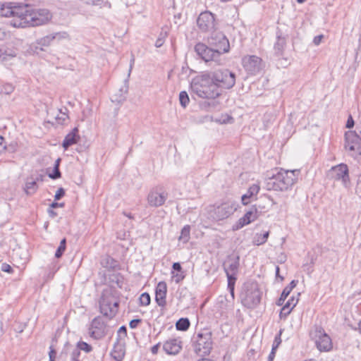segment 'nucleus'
I'll return each instance as SVG.
<instances>
[{
	"label": "nucleus",
	"instance_id": "obj_25",
	"mask_svg": "<svg viewBox=\"0 0 361 361\" xmlns=\"http://www.w3.org/2000/svg\"><path fill=\"white\" fill-rule=\"evenodd\" d=\"M260 188L257 184H252L247 190V192L244 194L241 197L242 204L243 205H247L250 202V200L256 196Z\"/></svg>",
	"mask_w": 361,
	"mask_h": 361
},
{
	"label": "nucleus",
	"instance_id": "obj_3",
	"mask_svg": "<svg viewBox=\"0 0 361 361\" xmlns=\"http://www.w3.org/2000/svg\"><path fill=\"white\" fill-rule=\"evenodd\" d=\"M190 89L192 93L202 99H216L221 95L208 72H203L193 78Z\"/></svg>",
	"mask_w": 361,
	"mask_h": 361
},
{
	"label": "nucleus",
	"instance_id": "obj_55",
	"mask_svg": "<svg viewBox=\"0 0 361 361\" xmlns=\"http://www.w3.org/2000/svg\"><path fill=\"white\" fill-rule=\"evenodd\" d=\"M159 347H160V343H157V344L154 345V346H152L151 348L152 353L154 355L157 354L159 351Z\"/></svg>",
	"mask_w": 361,
	"mask_h": 361
},
{
	"label": "nucleus",
	"instance_id": "obj_26",
	"mask_svg": "<svg viewBox=\"0 0 361 361\" xmlns=\"http://www.w3.org/2000/svg\"><path fill=\"white\" fill-rule=\"evenodd\" d=\"M286 37H282L280 32H278L276 35V42H275L274 46V54L277 56H281L283 55L284 49L286 47Z\"/></svg>",
	"mask_w": 361,
	"mask_h": 361
},
{
	"label": "nucleus",
	"instance_id": "obj_44",
	"mask_svg": "<svg viewBox=\"0 0 361 361\" xmlns=\"http://www.w3.org/2000/svg\"><path fill=\"white\" fill-rule=\"evenodd\" d=\"M142 322V319H132L129 323V326L131 329H135L137 326Z\"/></svg>",
	"mask_w": 361,
	"mask_h": 361
},
{
	"label": "nucleus",
	"instance_id": "obj_18",
	"mask_svg": "<svg viewBox=\"0 0 361 361\" xmlns=\"http://www.w3.org/2000/svg\"><path fill=\"white\" fill-rule=\"evenodd\" d=\"M12 3H0V16L3 17L13 16V19L20 18V16L23 15V11H21L23 9V8H21L22 4L18 6H12Z\"/></svg>",
	"mask_w": 361,
	"mask_h": 361
},
{
	"label": "nucleus",
	"instance_id": "obj_43",
	"mask_svg": "<svg viewBox=\"0 0 361 361\" xmlns=\"http://www.w3.org/2000/svg\"><path fill=\"white\" fill-rule=\"evenodd\" d=\"M65 195V190L63 188H60L57 190L55 195L54 199L55 200H59Z\"/></svg>",
	"mask_w": 361,
	"mask_h": 361
},
{
	"label": "nucleus",
	"instance_id": "obj_4",
	"mask_svg": "<svg viewBox=\"0 0 361 361\" xmlns=\"http://www.w3.org/2000/svg\"><path fill=\"white\" fill-rule=\"evenodd\" d=\"M119 303L116 291L111 288L104 289L99 301V311L103 316L112 319L118 311Z\"/></svg>",
	"mask_w": 361,
	"mask_h": 361
},
{
	"label": "nucleus",
	"instance_id": "obj_6",
	"mask_svg": "<svg viewBox=\"0 0 361 361\" xmlns=\"http://www.w3.org/2000/svg\"><path fill=\"white\" fill-rule=\"evenodd\" d=\"M262 293L257 283H247L243 287L240 294L242 304L250 309L256 307L260 302Z\"/></svg>",
	"mask_w": 361,
	"mask_h": 361
},
{
	"label": "nucleus",
	"instance_id": "obj_33",
	"mask_svg": "<svg viewBox=\"0 0 361 361\" xmlns=\"http://www.w3.org/2000/svg\"><path fill=\"white\" fill-rule=\"evenodd\" d=\"M179 101L181 106L185 108L189 102L190 98L188 93L185 91H181L179 94Z\"/></svg>",
	"mask_w": 361,
	"mask_h": 361
},
{
	"label": "nucleus",
	"instance_id": "obj_11",
	"mask_svg": "<svg viewBox=\"0 0 361 361\" xmlns=\"http://www.w3.org/2000/svg\"><path fill=\"white\" fill-rule=\"evenodd\" d=\"M212 349V333L199 334L194 345L195 352L199 356L209 355Z\"/></svg>",
	"mask_w": 361,
	"mask_h": 361
},
{
	"label": "nucleus",
	"instance_id": "obj_31",
	"mask_svg": "<svg viewBox=\"0 0 361 361\" xmlns=\"http://www.w3.org/2000/svg\"><path fill=\"white\" fill-rule=\"evenodd\" d=\"M72 350H78L79 353H80L81 350H83L85 353H90L92 350V347L86 342L79 341L77 343L76 348H74Z\"/></svg>",
	"mask_w": 361,
	"mask_h": 361
},
{
	"label": "nucleus",
	"instance_id": "obj_35",
	"mask_svg": "<svg viewBox=\"0 0 361 361\" xmlns=\"http://www.w3.org/2000/svg\"><path fill=\"white\" fill-rule=\"evenodd\" d=\"M292 308H290V302H286L281 310L280 318H286L291 312Z\"/></svg>",
	"mask_w": 361,
	"mask_h": 361
},
{
	"label": "nucleus",
	"instance_id": "obj_32",
	"mask_svg": "<svg viewBox=\"0 0 361 361\" xmlns=\"http://www.w3.org/2000/svg\"><path fill=\"white\" fill-rule=\"evenodd\" d=\"M53 41H54L53 37L51 34V35L44 36V37L39 39L37 41V43L38 45L42 46V47H49V45H51V44Z\"/></svg>",
	"mask_w": 361,
	"mask_h": 361
},
{
	"label": "nucleus",
	"instance_id": "obj_59",
	"mask_svg": "<svg viewBox=\"0 0 361 361\" xmlns=\"http://www.w3.org/2000/svg\"><path fill=\"white\" fill-rule=\"evenodd\" d=\"M279 272H280V268L279 266H276V277L279 278L281 281H283L284 279V278L280 275Z\"/></svg>",
	"mask_w": 361,
	"mask_h": 361
},
{
	"label": "nucleus",
	"instance_id": "obj_38",
	"mask_svg": "<svg viewBox=\"0 0 361 361\" xmlns=\"http://www.w3.org/2000/svg\"><path fill=\"white\" fill-rule=\"evenodd\" d=\"M16 54L13 52L8 53L7 51L0 48V60L5 61L8 58H13Z\"/></svg>",
	"mask_w": 361,
	"mask_h": 361
},
{
	"label": "nucleus",
	"instance_id": "obj_49",
	"mask_svg": "<svg viewBox=\"0 0 361 361\" xmlns=\"http://www.w3.org/2000/svg\"><path fill=\"white\" fill-rule=\"evenodd\" d=\"M298 302V298L295 299L293 296L291 297L287 302H290V308H293Z\"/></svg>",
	"mask_w": 361,
	"mask_h": 361
},
{
	"label": "nucleus",
	"instance_id": "obj_10",
	"mask_svg": "<svg viewBox=\"0 0 361 361\" xmlns=\"http://www.w3.org/2000/svg\"><path fill=\"white\" fill-rule=\"evenodd\" d=\"M195 51L197 54L205 62L213 61L216 64L221 63L220 52L213 47H208L206 44L199 42L195 46Z\"/></svg>",
	"mask_w": 361,
	"mask_h": 361
},
{
	"label": "nucleus",
	"instance_id": "obj_34",
	"mask_svg": "<svg viewBox=\"0 0 361 361\" xmlns=\"http://www.w3.org/2000/svg\"><path fill=\"white\" fill-rule=\"evenodd\" d=\"M139 300L140 305L147 306L150 304L151 299L147 293H143L140 296Z\"/></svg>",
	"mask_w": 361,
	"mask_h": 361
},
{
	"label": "nucleus",
	"instance_id": "obj_57",
	"mask_svg": "<svg viewBox=\"0 0 361 361\" xmlns=\"http://www.w3.org/2000/svg\"><path fill=\"white\" fill-rule=\"evenodd\" d=\"M56 355V352L54 350L51 349V350L49 352V360H50V361H54V360Z\"/></svg>",
	"mask_w": 361,
	"mask_h": 361
},
{
	"label": "nucleus",
	"instance_id": "obj_42",
	"mask_svg": "<svg viewBox=\"0 0 361 361\" xmlns=\"http://www.w3.org/2000/svg\"><path fill=\"white\" fill-rule=\"evenodd\" d=\"M81 353L78 350H71V361H80L79 357Z\"/></svg>",
	"mask_w": 361,
	"mask_h": 361
},
{
	"label": "nucleus",
	"instance_id": "obj_50",
	"mask_svg": "<svg viewBox=\"0 0 361 361\" xmlns=\"http://www.w3.org/2000/svg\"><path fill=\"white\" fill-rule=\"evenodd\" d=\"M6 149V144L4 143V137L0 135V154Z\"/></svg>",
	"mask_w": 361,
	"mask_h": 361
},
{
	"label": "nucleus",
	"instance_id": "obj_61",
	"mask_svg": "<svg viewBox=\"0 0 361 361\" xmlns=\"http://www.w3.org/2000/svg\"><path fill=\"white\" fill-rule=\"evenodd\" d=\"M6 32L3 29L0 28V40H3L6 37Z\"/></svg>",
	"mask_w": 361,
	"mask_h": 361
},
{
	"label": "nucleus",
	"instance_id": "obj_22",
	"mask_svg": "<svg viewBox=\"0 0 361 361\" xmlns=\"http://www.w3.org/2000/svg\"><path fill=\"white\" fill-rule=\"evenodd\" d=\"M166 283L164 281L159 282L155 290V300L159 307H164L166 305Z\"/></svg>",
	"mask_w": 361,
	"mask_h": 361
},
{
	"label": "nucleus",
	"instance_id": "obj_36",
	"mask_svg": "<svg viewBox=\"0 0 361 361\" xmlns=\"http://www.w3.org/2000/svg\"><path fill=\"white\" fill-rule=\"evenodd\" d=\"M290 292L288 291V288H285L283 290L281 295L280 298H279L278 301L276 302V305L278 306H281L283 305V302L286 298L288 296Z\"/></svg>",
	"mask_w": 361,
	"mask_h": 361
},
{
	"label": "nucleus",
	"instance_id": "obj_41",
	"mask_svg": "<svg viewBox=\"0 0 361 361\" xmlns=\"http://www.w3.org/2000/svg\"><path fill=\"white\" fill-rule=\"evenodd\" d=\"M266 243L264 240H262V234L257 233L253 239V244L256 245H261Z\"/></svg>",
	"mask_w": 361,
	"mask_h": 361
},
{
	"label": "nucleus",
	"instance_id": "obj_60",
	"mask_svg": "<svg viewBox=\"0 0 361 361\" xmlns=\"http://www.w3.org/2000/svg\"><path fill=\"white\" fill-rule=\"evenodd\" d=\"M48 213H49V216H50L51 217H52V218H54V217L56 216V215H57L56 212H55L52 209V208H51V207H50L49 209H48Z\"/></svg>",
	"mask_w": 361,
	"mask_h": 361
},
{
	"label": "nucleus",
	"instance_id": "obj_62",
	"mask_svg": "<svg viewBox=\"0 0 361 361\" xmlns=\"http://www.w3.org/2000/svg\"><path fill=\"white\" fill-rule=\"evenodd\" d=\"M63 204L58 202H52L50 205L51 208H56L58 207H63Z\"/></svg>",
	"mask_w": 361,
	"mask_h": 361
},
{
	"label": "nucleus",
	"instance_id": "obj_53",
	"mask_svg": "<svg viewBox=\"0 0 361 361\" xmlns=\"http://www.w3.org/2000/svg\"><path fill=\"white\" fill-rule=\"evenodd\" d=\"M323 38V35H317L316 37H314V39H313V42L315 45H319L320 43H321V41Z\"/></svg>",
	"mask_w": 361,
	"mask_h": 361
},
{
	"label": "nucleus",
	"instance_id": "obj_45",
	"mask_svg": "<svg viewBox=\"0 0 361 361\" xmlns=\"http://www.w3.org/2000/svg\"><path fill=\"white\" fill-rule=\"evenodd\" d=\"M1 269L4 272H7V273L13 272V268L9 264H8L6 263H3L1 264Z\"/></svg>",
	"mask_w": 361,
	"mask_h": 361
},
{
	"label": "nucleus",
	"instance_id": "obj_9",
	"mask_svg": "<svg viewBox=\"0 0 361 361\" xmlns=\"http://www.w3.org/2000/svg\"><path fill=\"white\" fill-rule=\"evenodd\" d=\"M310 336L320 352H329L333 348L330 336L321 326L315 325L310 331Z\"/></svg>",
	"mask_w": 361,
	"mask_h": 361
},
{
	"label": "nucleus",
	"instance_id": "obj_30",
	"mask_svg": "<svg viewBox=\"0 0 361 361\" xmlns=\"http://www.w3.org/2000/svg\"><path fill=\"white\" fill-rule=\"evenodd\" d=\"M61 161V158H58L55 161L53 172L49 174V177L50 178L55 180V179H58V178H61V173L60 172V170H59V164H60Z\"/></svg>",
	"mask_w": 361,
	"mask_h": 361
},
{
	"label": "nucleus",
	"instance_id": "obj_63",
	"mask_svg": "<svg viewBox=\"0 0 361 361\" xmlns=\"http://www.w3.org/2000/svg\"><path fill=\"white\" fill-rule=\"evenodd\" d=\"M269 231H267L264 234H262V240H264L267 242V239L269 238Z\"/></svg>",
	"mask_w": 361,
	"mask_h": 361
},
{
	"label": "nucleus",
	"instance_id": "obj_21",
	"mask_svg": "<svg viewBox=\"0 0 361 361\" xmlns=\"http://www.w3.org/2000/svg\"><path fill=\"white\" fill-rule=\"evenodd\" d=\"M163 349L168 355H177L182 349V341L180 338H172L166 341Z\"/></svg>",
	"mask_w": 361,
	"mask_h": 361
},
{
	"label": "nucleus",
	"instance_id": "obj_51",
	"mask_svg": "<svg viewBox=\"0 0 361 361\" xmlns=\"http://www.w3.org/2000/svg\"><path fill=\"white\" fill-rule=\"evenodd\" d=\"M297 283H298V281H296V280H293V281L290 283V284H289L288 286H286V287H285V288H288V291H289V292H291V290H293V288H294L296 286Z\"/></svg>",
	"mask_w": 361,
	"mask_h": 361
},
{
	"label": "nucleus",
	"instance_id": "obj_5",
	"mask_svg": "<svg viewBox=\"0 0 361 361\" xmlns=\"http://www.w3.org/2000/svg\"><path fill=\"white\" fill-rule=\"evenodd\" d=\"M207 72L221 94L224 90H229L235 84V74L228 69L222 68Z\"/></svg>",
	"mask_w": 361,
	"mask_h": 361
},
{
	"label": "nucleus",
	"instance_id": "obj_19",
	"mask_svg": "<svg viewBox=\"0 0 361 361\" xmlns=\"http://www.w3.org/2000/svg\"><path fill=\"white\" fill-rule=\"evenodd\" d=\"M258 211L255 206L252 207L249 211L246 212L244 216L238 219L236 224L233 226V229L238 230L243 226L253 222L258 218Z\"/></svg>",
	"mask_w": 361,
	"mask_h": 361
},
{
	"label": "nucleus",
	"instance_id": "obj_56",
	"mask_svg": "<svg viewBox=\"0 0 361 361\" xmlns=\"http://www.w3.org/2000/svg\"><path fill=\"white\" fill-rule=\"evenodd\" d=\"M276 350H271V353L269 355L267 361H274L275 355H276Z\"/></svg>",
	"mask_w": 361,
	"mask_h": 361
},
{
	"label": "nucleus",
	"instance_id": "obj_47",
	"mask_svg": "<svg viewBox=\"0 0 361 361\" xmlns=\"http://www.w3.org/2000/svg\"><path fill=\"white\" fill-rule=\"evenodd\" d=\"M103 0H86L85 4L92 6H101Z\"/></svg>",
	"mask_w": 361,
	"mask_h": 361
},
{
	"label": "nucleus",
	"instance_id": "obj_64",
	"mask_svg": "<svg viewBox=\"0 0 361 361\" xmlns=\"http://www.w3.org/2000/svg\"><path fill=\"white\" fill-rule=\"evenodd\" d=\"M134 62H135V59L134 57H133L130 60V68H129V71H128V76H130V72L132 71V68H133V66L134 64Z\"/></svg>",
	"mask_w": 361,
	"mask_h": 361
},
{
	"label": "nucleus",
	"instance_id": "obj_1",
	"mask_svg": "<svg viewBox=\"0 0 361 361\" xmlns=\"http://www.w3.org/2000/svg\"><path fill=\"white\" fill-rule=\"evenodd\" d=\"M23 15L20 18L11 20V25L14 27H36L48 23L52 18V14L47 8L33 9L27 4H22Z\"/></svg>",
	"mask_w": 361,
	"mask_h": 361
},
{
	"label": "nucleus",
	"instance_id": "obj_52",
	"mask_svg": "<svg viewBox=\"0 0 361 361\" xmlns=\"http://www.w3.org/2000/svg\"><path fill=\"white\" fill-rule=\"evenodd\" d=\"M118 334L119 335H123L124 337L127 336V329L125 326H122L119 328L118 331Z\"/></svg>",
	"mask_w": 361,
	"mask_h": 361
},
{
	"label": "nucleus",
	"instance_id": "obj_12",
	"mask_svg": "<svg viewBox=\"0 0 361 361\" xmlns=\"http://www.w3.org/2000/svg\"><path fill=\"white\" fill-rule=\"evenodd\" d=\"M208 44L219 51L221 56L224 53L228 52L230 49L228 39L221 32L212 33L208 38Z\"/></svg>",
	"mask_w": 361,
	"mask_h": 361
},
{
	"label": "nucleus",
	"instance_id": "obj_23",
	"mask_svg": "<svg viewBox=\"0 0 361 361\" xmlns=\"http://www.w3.org/2000/svg\"><path fill=\"white\" fill-rule=\"evenodd\" d=\"M110 354L115 361H122L123 360L125 356V347L123 344L120 343L118 338L115 342Z\"/></svg>",
	"mask_w": 361,
	"mask_h": 361
},
{
	"label": "nucleus",
	"instance_id": "obj_58",
	"mask_svg": "<svg viewBox=\"0 0 361 361\" xmlns=\"http://www.w3.org/2000/svg\"><path fill=\"white\" fill-rule=\"evenodd\" d=\"M356 192L359 196L361 197V181H357L356 186Z\"/></svg>",
	"mask_w": 361,
	"mask_h": 361
},
{
	"label": "nucleus",
	"instance_id": "obj_54",
	"mask_svg": "<svg viewBox=\"0 0 361 361\" xmlns=\"http://www.w3.org/2000/svg\"><path fill=\"white\" fill-rule=\"evenodd\" d=\"M173 269L177 271H181L182 267L179 262H174L172 266Z\"/></svg>",
	"mask_w": 361,
	"mask_h": 361
},
{
	"label": "nucleus",
	"instance_id": "obj_16",
	"mask_svg": "<svg viewBox=\"0 0 361 361\" xmlns=\"http://www.w3.org/2000/svg\"><path fill=\"white\" fill-rule=\"evenodd\" d=\"M345 147L347 150L361 155V137L355 131H349L345 134Z\"/></svg>",
	"mask_w": 361,
	"mask_h": 361
},
{
	"label": "nucleus",
	"instance_id": "obj_2",
	"mask_svg": "<svg viewBox=\"0 0 361 361\" xmlns=\"http://www.w3.org/2000/svg\"><path fill=\"white\" fill-rule=\"evenodd\" d=\"M276 173H271L266 179V188L268 190L286 191L297 182L300 170H284L276 169Z\"/></svg>",
	"mask_w": 361,
	"mask_h": 361
},
{
	"label": "nucleus",
	"instance_id": "obj_7",
	"mask_svg": "<svg viewBox=\"0 0 361 361\" xmlns=\"http://www.w3.org/2000/svg\"><path fill=\"white\" fill-rule=\"evenodd\" d=\"M238 207V204L236 202L228 200L221 204L210 206L209 212L213 219L221 221L232 215Z\"/></svg>",
	"mask_w": 361,
	"mask_h": 361
},
{
	"label": "nucleus",
	"instance_id": "obj_39",
	"mask_svg": "<svg viewBox=\"0 0 361 361\" xmlns=\"http://www.w3.org/2000/svg\"><path fill=\"white\" fill-rule=\"evenodd\" d=\"M282 334V331L280 330L279 333L275 336L271 350H276L280 344L281 343V336Z\"/></svg>",
	"mask_w": 361,
	"mask_h": 361
},
{
	"label": "nucleus",
	"instance_id": "obj_27",
	"mask_svg": "<svg viewBox=\"0 0 361 361\" xmlns=\"http://www.w3.org/2000/svg\"><path fill=\"white\" fill-rule=\"evenodd\" d=\"M38 188L37 182L32 178H27L25 186V192L27 195H31L34 194Z\"/></svg>",
	"mask_w": 361,
	"mask_h": 361
},
{
	"label": "nucleus",
	"instance_id": "obj_17",
	"mask_svg": "<svg viewBox=\"0 0 361 361\" xmlns=\"http://www.w3.org/2000/svg\"><path fill=\"white\" fill-rule=\"evenodd\" d=\"M243 65L245 71L252 75L258 73L264 66L262 59L255 55L244 56Z\"/></svg>",
	"mask_w": 361,
	"mask_h": 361
},
{
	"label": "nucleus",
	"instance_id": "obj_13",
	"mask_svg": "<svg viewBox=\"0 0 361 361\" xmlns=\"http://www.w3.org/2000/svg\"><path fill=\"white\" fill-rule=\"evenodd\" d=\"M328 176L336 180H341L345 188H349L350 185L348 168L346 164H340L331 167L328 173Z\"/></svg>",
	"mask_w": 361,
	"mask_h": 361
},
{
	"label": "nucleus",
	"instance_id": "obj_14",
	"mask_svg": "<svg viewBox=\"0 0 361 361\" xmlns=\"http://www.w3.org/2000/svg\"><path fill=\"white\" fill-rule=\"evenodd\" d=\"M197 24L199 29L204 32L215 30L216 23L214 16L210 11L202 12L197 19Z\"/></svg>",
	"mask_w": 361,
	"mask_h": 361
},
{
	"label": "nucleus",
	"instance_id": "obj_20",
	"mask_svg": "<svg viewBox=\"0 0 361 361\" xmlns=\"http://www.w3.org/2000/svg\"><path fill=\"white\" fill-rule=\"evenodd\" d=\"M105 328L106 326L102 319L100 317H95L91 323L89 334L95 339H99L104 336Z\"/></svg>",
	"mask_w": 361,
	"mask_h": 361
},
{
	"label": "nucleus",
	"instance_id": "obj_15",
	"mask_svg": "<svg viewBox=\"0 0 361 361\" xmlns=\"http://www.w3.org/2000/svg\"><path fill=\"white\" fill-rule=\"evenodd\" d=\"M168 198V193L161 187L153 188L147 195V202L151 207L162 206Z\"/></svg>",
	"mask_w": 361,
	"mask_h": 361
},
{
	"label": "nucleus",
	"instance_id": "obj_24",
	"mask_svg": "<svg viewBox=\"0 0 361 361\" xmlns=\"http://www.w3.org/2000/svg\"><path fill=\"white\" fill-rule=\"evenodd\" d=\"M78 133V129L77 128H74L71 132L66 135L62 143V146L65 149H67L70 146L78 142V140L79 139Z\"/></svg>",
	"mask_w": 361,
	"mask_h": 361
},
{
	"label": "nucleus",
	"instance_id": "obj_48",
	"mask_svg": "<svg viewBox=\"0 0 361 361\" xmlns=\"http://www.w3.org/2000/svg\"><path fill=\"white\" fill-rule=\"evenodd\" d=\"M355 122L351 115L348 118L345 127L347 128H352L354 126Z\"/></svg>",
	"mask_w": 361,
	"mask_h": 361
},
{
	"label": "nucleus",
	"instance_id": "obj_37",
	"mask_svg": "<svg viewBox=\"0 0 361 361\" xmlns=\"http://www.w3.org/2000/svg\"><path fill=\"white\" fill-rule=\"evenodd\" d=\"M53 37V39H56L57 41H60L63 39H68L69 37V35L66 32H59L51 34Z\"/></svg>",
	"mask_w": 361,
	"mask_h": 361
},
{
	"label": "nucleus",
	"instance_id": "obj_8",
	"mask_svg": "<svg viewBox=\"0 0 361 361\" xmlns=\"http://www.w3.org/2000/svg\"><path fill=\"white\" fill-rule=\"evenodd\" d=\"M239 262V255H231L228 256L223 265L228 279V288L233 298L234 297V286L236 281L235 276L240 265Z\"/></svg>",
	"mask_w": 361,
	"mask_h": 361
},
{
	"label": "nucleus",
	"instance_id": "obj_40",
	"mask_svg": "<svg viewBox=\"0 0 361 361\" xmlns=\"http://www.w3.org/2000/svg\"><path fill=\"white\" fill-rule=\"evenodd\" d=\"M166 35V32H161L159 37L157 39L156 42H155V47L159 48V47H161L163 44L164 43V39H165V37Z\"/></svg>",
	"mask_w": 361,
	"mask_h": 361
},
{
	"label": "nucleus",
	"instance_id": "obj_46",
	"mask_svg": "<svg viewBox=\"0 0 361 361\" xmlns=\"http://www.w3.org/2000/svg\"><path fill=\"white\" fill-rule=\"evenodd\" d=\"M66 247H62V246L59 245L55 252V257L60 258L63 255L64 251L66 250Z\"/></svg>",
	"mask_w": 361,
	"mask_h": 361
},
{
	"label": "nucleus",
	"instance_id": "obj_29",
	"mask_svg": "<svg viewBox=\"0 0 361 361\" xmlns=\"http://www.w3.org/2000/svg\"><path fill=\"white\" fill-rule=\"evenodd\" d=\"M190 226L189 225H185L180 231V235L178 238L179 241L183 242V243H186L190 240Z\"/></svg>",
	"mask_w": 361,
	"mask_h": 361
},
{
	"label": "nucleus",
	"instance_id": "obj_28",
	"mask_svg": "<svg viewBox=\"0 0 361 361\" xmlns=\"http://www.w3.org/2000/svg\"><path fill=\"white\" fill-rule=\"evenodd\" d=\"M190 325V322L188 318H180L176 323V328L178 331H187Z\"/></svg>",
	"mask_w": 361,
	"mask_h": 361
}]
</instances>
